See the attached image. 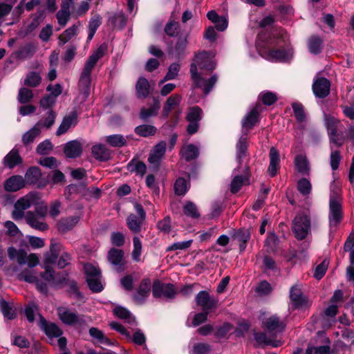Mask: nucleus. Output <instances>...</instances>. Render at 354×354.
Wrapping results in <instances>:
<instances>
[{"mask_svg": "<svg viewBox=\"0 0 354 354\" xmlns=\"http://www.w3.org/2000/svg\"><path fill=\"white\" fill-rule=\"evenodd\" d=\"M108 50L107 45L101 44L86 59L78 82V89L82 100L85 101L90 95L91 73L96 64Z\"/></svg>", "mask_w": 354, "mask_h": 354, "instance_id": "f257e3e1", "label": "nucleus"}, {"mask_svg": "<svg viewBox=\"0 0 354 354\" xmlns=\"http://www.w3.org/2000/svg\"><path fill=\"white\" fill-rule=\"evenodd\" d=\"M292 232L297 240L306 238L310 231V216L308 209L299 212L292 221Z\"/></svg>", "mask_w": 354, "mask_h": 354, "instance_id": "f03ea898", "label": "nucleus"}, {"mask_svg": "<svg viewBox=\"0 0 354 354\" xmlns=\"http://www.w3.org/2000/svg\"><path fill=\"white\" fill-rule=\"evenodd\" d=\"M190 73L192 80L194 82L195 87L203 89V93L207 95L212 91L218 80L216 74H214L208 79H205L198 73V68L196 64H192L190 66Z\"/></svg>", "mask_w": 354, "mask_h": 354, "instance_id": "7ed1b4c3", "label": "nucleus"}, {"mask_svg": "<svg viewBox=\"0 0 354 354\" xmlns=\"http://www.w3.org/2000/svg\"><path fill=\"white\" fill-rule=\"evenodd\" d=\"M339 189L336 188L333 191L330 197V225L337 226L342 220L343 212L341 201L339 197Z\"/></svg>", "mask_w": 354, "mask_h": 354, "instance_id": "20e7f679", "label": "nucleus"}, {"mask_svg": "<svg viewBox=\"0 0 354 354\" xmlns=\"http://www.w3.org/2000/svg\"><path fill=\"white\" fill-rule=\"evenodd\" d=\"M285 322L277 315H272L263 321L261 328L270 337H276L277 333H282L286 328Z\"/></svg>", "mask_w": 354, "mask_h": 354, "instance_id": "39448f33", "label": "nucleus"}, {"mask_svg": "<svg viewBox=\"0 0 354 354\" xmlns=\"http://www.w3.org/2000/svg\"><path fill=\"white\" fill-rule=\"evenodd\" d=\"M177 293L176 288L172 283H164L156 279L152 284V294L155 298L164 297L167 299H172Z\"/></svg>", "mask_w": 354, "mask_h": 354, "instance_id": "423d86ee", "label": "nucleus"}, {"mask_svg": "<svg viewBox=\"0 0 354 354\" xmlns=\"http://www.w3.org/2000/svg\"><path fill=\"white\" fill-rule=\"evenodd\" d=\"M134 207L138 215L131 214L127 218V224L131 232L137 234L141 230V226L146 218V213L140 203H136Z\"/></svg>", "mask_w": 354, "mask_h": 354, "instance_id": "0eeeda50", "label": "nucleus"}, {"mask_svg": "<svg viewBox=\"0 0 354 354\" xmlns=\"http://www.w3.org/2000/svg\"><path fill=\"white\" fill-rule=\"evenodd\" d=\"M290 299L294 309L308 308L311 303L301 290L299 285L295 284L290 288Z\"/></svg>", "mask_w": 354, "mask_h": 354, "instance_id": "6e6552de", "label": "nucleus"}, {"mask_svg": "<svg viewBox=\"0 0 354 354\" xmlns=\"http://www.w3.org/2000/svg\"><path fill=\"white\" fill-rule=\"evenodd\" d=\"M167 143L165 141H160L156 144L151 150L148 162L151 167L156 171H158L160 164L166 152Z\"/></svg>", "mask_w": 354, "mask_h": 354, "instance_id": "1a4fd4ad", "label": "nucleus"}, {"mask_svg": "<svg viewBox=\"0 0 354 354\" xmlns=\"http://www.w3.org/2000/svg\"><path fill=\"white\" fill-rule=\"evenodd\" d=\"M196 303L203 311L210 312L216 309L218 306V300L214 297L210 296L209 292L205 290L200 291L197 294Z\"/></svg>", "mask_w": 354, "mask_h": 354, "instance_id": "9d476101", "label": "nucleus"}, {"mask_svg": "<svg viewBox=\"0 0 354 354\" xmlns=\"http://www.w3.org/2000/svg\"><path fill=\"white\" fill-rule=\"evenodd\" d=\"M261 57L269 61L283 62L288 58V53L285 48H272L267 50L264 47H258Z\"/></svg>", "mask_w": 354, "mask_h": 354, "instance_id": "9b49d317", "label": "nucleus"}, {"mask_svg": "<svg viewBox=\"0 0 354 354\" xmlns=\"http://www.w3.org/2000/svg\"><path fill=\"white\" fill-rule=\"evenodd\" d=\"M41 171L38 167H30L26 172L24 180L25 184L27 185H37L38 188H44L47 184L48 181L41 180Z\"/></svg>", "mask_w": 354, "mask_h": 354, "instance_id": "f8f14e48", "label": "nucleus"}, {"mask_svg": "<svg viewBox=\"0 0 354 354\" xmlns=\"http://www.w3.org/2000/svg\"><path fill=\"white\" fill-rule=\"evenodd\" d=\"M57 315L62 323L66 325H81L84 323L82 316H79L75 313L71 312L69 309L64 307H59L57 308Z\"/></svg>", "mask_w": 354, "mask_h": 354, "instance_id": "ddd939ff", "label": "nucleus"}, {"mask_svg": "<svg viewBox=\"0 0 354 354\" xmlns=\"http://www.w3.org/2000/svg\"><path fill=\"white\" fill-rule=\"evenodd\" d=\"M151 290H152V284L150 279H142L133 295V301L138 304H142L149 297Z\"/></svg>", "mask_w": 354, "mask_h": 354, "instance_id": "4468645a", "label": "nucleus"}, {"mask_svg": "<svg viewBox=\"0 0 354 354\" xmlns=\"http://www.w3.org/2000/svg\"><path fill=\"white\" fill-rule=\"evenodd\" d=\"M330 82L326 77H318L313 84V91L318 98H325L330 93Z\"/></svg>", "mask_w": 354, "mask_h": 354, "instance_id": "2eb2a0df", "label": "nucleus"}, {"mask_svg": "<svg viewBox=\"0 0 354 354\" xmlns=\"http://www.w3.org/2000/svg\"><path fill=\"white\" fill-rule=\"evenodd\" d=\"M44 218L39 217L35 212L28 211L26 213L25 221L32 228L44 232L48 229V225L44 221Z\"/></svg>", "mask_w": 354, "mask_h": 354, "instance_id": "dca6fc26", "label": "nucleus"}, {"mask_svg": "<svg viewBox=\"0 0 354 354\" xmlns=\"http://www.w3.org/2000/svg\"><path fill=\"white\" fill-rule=\"evenodd\" d=\"M39 326L48 337H59L62 335V330L54 323H48L41 315H39Z\"/></svg>", "mask_w": 354, "mask_h": 354, "instance_id": "f3484780", "label": "nucleus"}, {"mask_svg": "<svg viewBox=\"0 0 354 354\" xmlns=\"http://www.w3.org/2000/svg\"><path fill=\"white\" fill-rule=\"evenodd\" d=\"M77 117V112L75 110L71 111L68 115H66L58 127L56 135L60 136L66 133L72 126H75L78 122Z\"/></svg>", "mask_w": 354, "mask_h": 354, "instance_id": "a211bd4d", "label": "nucleus"}, {"mask_svg": "<svg viewBox=\"0 0 354 354\" xmlns=\"http://www.w3.org/2000/svg\"><path fill=\"white\" fill-rule=\"evenodd\" d=\"M260 104H257L243 119L242 127L250 131L259 122Z\"/></svg>", "mask_w": 354, "mask_h": 354, "instance_id": "6ab92c4d", "label": "nucleus"}, {"mask_svg": "<svg viewBox=\"0 0 354 354\" xmlns=\"http://www.w3.org/2000/svg\"><path fill=\"white\" fill-rule=\"evenodd\" d=\"M92 156L100 162H106L111 158V151L104 145H95L91 148Z\"/></svg>", "mask_w": 354, "mask_h": 354, "instance_id": "aec40b11", "label": "nucleus"}, {"mask_svg": "<svg viewBox=\"0 0 354 354\" xmlns=\"http://www.w3.org/2000/svg\"><path fill=\"white\" fill-rule=\"evenodd\" d=\"M25 185L24 178L19 175L12 176L4 182V189L9 192H17L24 187Z\"/></svg>", "mask_w": 354, "mask_h": 354, "instance_id": "412c9836", "label": "nucleus"}, {"mask_svg": "<svg viewBox=\"0 0 354 354\" xmlns=\"http://www.w3.org/2000/svg\"><path fill=\"white\" fill-rule=\"evenodd\" d=\"M195 62L196 67L198 66L201 70L212 71L216 67V64L207 55L206 52L198 53L196 55Z\"/></svg>", "mask_w": 354, "mask_h": 354, "instance_id": "4be33fe9", "label": "nucleus"}, {"mask_svg": "<svg viewBox=\"0 0 354 354\" xmlns=\"http://www.w3.org/2000/svg\"><path fill=\"white\" fill-rule=\"evenodd\" d=\"M79 221L80 218L77 216L62 218L57 223V230L59 233L65 234L71 230Z\"/></svg>", "mask_w": 354, "mask_h": 354, "instance_id": "5701e85b", "label": "nucleus"}, {"mask_svg": "<svg viewBox=\"0 0 354 354\" xmlns=\"http://www.w3.org/2000/svg\"><path fill=\"white\" fill-rule=\"evenodd\" d=\"M64 153L68 158L80 157L82 153L81 143L76 140L68 142L64 147Z\"/></svg>", "mask_w": 354, "mask_h": 354, "instance_id": "b1692460", "label": "nucleus"}, {"mask_svg": "<svg viewBox=\"0 0 354 354\" xmlns=\"http://www.w3.org/2000/svg\"><path fill=\"white\" fill-rule=\"evenodd\" d=\"M254 338L259 344L270 345L274 348L279 347L282 344L281 341L277 340L263 332H256L254 330Z\"/></svg>", "mask_w": 354, "mask_h": 354, "instance_id": "393cba45", "label": "nucleus"}, {"mask_svg": "<svg viewBox=\"0 0 354 354\" xmlns=\"http://www.w3.org/2000/svg\"><path fill=\"white\" fill-rule=\"evenodd\" d=\"M270 157V165L268 169V172L269 173L271 177H274L276 176L277 171L279 169V153L278 150L272 147L270 149L269 152Z\"/></svg>", "mask_w": 354, "mask_h": 354, "instance_id": "a878e982", "label": "nucleus"}, {"mask_svg": "<svg viewBox=\"0 0 354 354\" xmlns=\"http://www.w3.org/2000/svg\"><path fill=\"white\" fill-rule=\"evenodd\" d=\"M248 138L247 137V133H245V136L240 137L236 145V158L239 164H241L243 158L248 156Z\"/></svg>", "mask_w": 354, "mask_h": 354, "instance_id": "bb28decb", "label": "nucleus"}, {"mask_svg": "<svg viewBox=\"0 0 354 354\" xmlns=\"http://www.w3.org/2000/svg\"><path fill=\"white\" fill-rule=\"evenodd\" d=\"M107 259L111 264L114 266H119V268H118V270L119 272L124 270V268H121V266L124 264L123 250L116 248L110 249L108 252Z\"/></svg>", "mask_w": 354, "mask_h": 354, "instance_id": "cd10ccee", "label": "nucleus"}, {"mask_svg": "<svg viewBox=\"0 0 354 354\" xmlns=\"http://www.w3.org/2000/svg\"><path fill=\"white\" fill-rule=\"evenodd\" d=\"M3 165L9 169H13L22 163L23 160L17 149H12L3 158Z\"/></svg>", "mask_w": 354, "mask_h": 354, "instance_id": "c85d7f7f", "label": "nucleus"}, {"mask_svg": "<svg viewBox=\"0 0 354 354\" xmlns=\"http://www.w3.org/2000/svg\"><path fill=\"white\" fill-rule=\"evenodd\" d=\"M250 174H247L243 175H236L231 181L230 183V192L232 194L238 193L243 185H250Z\"/></svg>", "mask_w": 354, "mask_h": 354, "instance_id": "c756f323", "label": "nucleus"}, {"mask_svg": "<svg viewBox=\"0 0 354 354\" xmlns=\"http://www.w3.org/2000/svg\"><path fill=\"white\" fill-rule=\"evenodd\" d=\"M39 199V194L36 192H31L26 195L25 196L20 198L19 200L17 201L15 205H17L18 208H20L21 209L25 211L26 209H28L32 205H33V204H35V200Z\"/></svg>", "mask_w": 354, "mask_h": 354, "instance_id": "7c9ffc66", "label": "nucleus"}, {"mask_svg": "<svg viewBox=\"0 0 354 354\" xmlns=\"http://www.w3.org/2000/svg\"><path fill=\"white\" fill-rule=\"evenodd\" d=\"M150 85L149 81L143 77H140L136 85V94L138 99H145L150 93Z\"/></svg>", "mask_w": 354, "mask_h": 354, "instance_id": "2f4dec72", "label": "nucleus"}, {"mask_svg": "<svg viewBox=\"0 0 354 354\" xmlns=\"http://www.w3.org/2000/svg\"><path fill=\"white\" fill-rule=\"evenodd\" d=\"M36 51V47L33 44H28L21 46L18 50L12 53V57L18 59H26L32 57Z\"/></svg>", "mask_w": 354, "mask_h": 354, "instance_id": "473e14b6", "label": "nucleus"}, {"mask_svg": "<svg viewBox=\"0 0 354 354\" xmlns=\"http://www.w3.org/2000/svg\"><path fill=\"white\" fill-rule=\"evenodd\" d=\"M233 238L239 243L241 252L245 250L247 243L250 239V232L248 229L241 228L235 231Z\"/></svg>", "mask_w": 354, "mask_h": 354, "instance_id": "72a5a7b5", "label": "nucleus"}, {"mask_svg": "<svg viewBox=\"0 0 354 354\" xmlns=\"http://www.w3.org/2000/svg\"><path fill=\"white\" fill-rule=\"evenodd\" d=\"M127 170L131 173L143 176L147 172L145 163L136 158H133L127 165Z\"/></svg>", "mask_w": 354, "mask_h": 354, "instance_id": "f704fd0d", "label": "nucleus"}, {"mask_svg": "<svg viewBox=\"0 0 354 354\" xmlns=\"http://www.w3.org/2000/svg\"><path fill=\"white\" fill-rule=\"evenodd\" d=\"M295 166L297 171L302 175H309L310 167L306 156L299 154L295 158Z\"/></svg>", "mask_w": 354, "mask_h": 354, "instance_id": "c9c22d12", "label": "nucleus"}, {"mask_svg": "<svg viewBox=\"0 0 354 354\" xmlns=\"http://www.w3.org/2000/svg\"><path fill=\"white\" fill-rule=\"evenodd\" d=\"M78 26L76 24L66 29L61 35L58 37V44L59 46H63L69 41L73 37L77 35Z\"/></svg>", "mask_w": 354, "mask_h": 354, "instance_id": "e433bc0d", "label": "nucleus"}, {"mask_svg": "<svg viewBox=\"0 0 354 354\" xmlns=\"http://www.w3.org/2000/svg\"><path fill=\"white\" fill-rule=\"evenodd\" d=\"M160 108V101L153 98V104L149 109L142 108L140 112L139 117L143 120H147L149 118L156 116L158 114V111Z\"/></svg>", "mask_w": 354, "mask_h": 354, "instance_id": "4c0bfd02", "label": "nucleus"}, {"mask_svg": "<svg viewBox=\"0 0 354 354\" xmlns=\"http://www.w3.org/2000/svg\"><path fill=\"white\" fill-rule=\"evenodd\" d=\"M127 17L122 12L115 13L108 19V25H111L114 28L122 29L127 24Z\"/></svg>", "mask_w": 354, "mask_h": 354, "instance_id": "58836bf2", "label": "nucleus"}, {"mask_svg": "<svg viewBox=\"0 0 354 354\" xmlns=\"http://www.w3.org/2000/svg\"><path fill=\"white\" fill-rule=\"evenodd\" d=\"M180 100L181 97L178 94H174L169 96L164 105L162 115L165 118H167L171 110L174 109V107L180 103Z\"/></svg>", "mask_w": 354, "mask_h": 354, "instance_id": "ea45409f", "label": "nucleus"}, {"mask_svg": "<svg viewBox=\"0 0 354 354\" xmlns=\"http://www.w3.org/2000/svg\"><path fill=\"white\" fill-rule=\"evenodd\" d=\"M308 47L312 54H319L322 50L323 40L317 35H313L308 39Z\"/></svg>", "mask_w": 354, "mask_h": 354, "instance_id": "a19ab883", "label": "nucleus"}, {"mask_svg": "<svg viewBox=\"0 0 354 354\" xmlns=\"http://www.w3.org/2000/svg\"><path fill=\"white\" fill-rule=\"evenodd\" d=\"M188 44V34L181 33L177 39L175 44V53L180 57L184 55L185 49Z\"/></svg>", "mask_w": 354, "mask_h": 354, "instance_id": "79ce46f5", "label": "nucleus"}, {"mask_svg": "<svg viewBox=\"0 0 354 354\" xmlns=\"http://www.w3.org/2000/svg\"><path fill=\"white\" fill-rule=\"evenodd\" d=\"M89 335L91 337L96 339L97 342L107 346L113 345L112 341L109 339L104 333L99 330L97 328L91 327L88 330Z\"/></svg>", "mask_w": 354, "mask_h": 354, "instance_id": "37998d69", "label": "nucleus"}, {"mask_svg": "<svg viewBox=\"0 0 354 354\" xmlns=\"http://www.w3.org/2000/svg\"><path fill=\"white\" fill-rule=\"evenodd\" d=\"M41 122H37L30 130L23 135L22 142L24 145L33 142L34 140L41 132Z\"/></svg>", "mask_w": 354, "mask_h": 354, "instance_id": "c03bdc74", "label": "nucleus"}, {"mask_svg": "<svg viewBox=\"0 0 354 354\" xmlns=\"http://www.w3.org/2000/svg\"><path fill=\"white\" fill-rule=\"evenodd\" d=\"M341 124L339 119L331 116L326 115L325 117V126L327 129L328 135L335 136L336 132H338V127Z\"/></svg>", "mask_w": 354, "mask_h": 354, "instance_id": "a18cd8bd", "label": "nucleus"}, {"mask_svg": "<svg viewBox=\"0 0 354 354\" xmlns=\"http://www.w3.org/2000/svg\"><path fill=\"white\" fill-rule=\"evenodd\" d=\"M164 32L171 37H178L180 32V26L178 22L174 20L169 21L165 26Z\"/></svg>", "mask_w": 354, "mask_h": 354, "instance_id": "49530a36", "label": "nucleus"}, {"mask_svg": "<svg viewBox=\"0 0 354 354\" xmlns=\"http://www.w3.org/2000/svg\"><path fill=\"white\" fill-rule=\"evenodd\" d=\"M102 24V17L99 15H96L93 16L89 21L88 23V41L92 40L94 35L96 32V30Z\"/></svg>", "mask_w": 354, "mask_h": 354, "instance_id": "de8ad7c7", "label": "nucleus"}, {"mask_svg": "<svg viewBox=\"0 0 354 354\" xmlns=\"http://www.w3.org/2000/svg\"><path fill=\"white\" fill-rule=\"evenodd\" d=\"M41 75L35 71H31L26 75L24 84L26 86L35 88L41 84Z\"/></svg>", "mask_w": 354, "mask_h": 354, "instance_id": "09e8293b", "label": "nucleus"}, {"mask_svg": "<svg viewBox=\"0 0 354 354\" xmlns=\"http://www.w3.org/2000/svg\"><path fill=\"white\" fill-rule=\"evenodd\" d=\"M107 144L113 147H122L127 144L125 138L120 134H113L108 136L105 139Z\"/></svg>", "mask_w": 354, "mask_h": 354, "instance_id": "8fccbe9b", "label": "nucleus"}, {"mask_svg": "<svg viewBox=\"0 0 354 354\" xmlns=\"http://www.w3.org/2000/svg\"><path fill=\"white\" fill-rule=\"evenodd\" d=\"M135 133L142 137H149L154 136L157 131L154 126L150 124H142L136 127L134 129Z\"/></svg>", "mask_w": 354, "mask_h": 354, "instance_id": "3c124183", "label": "nucleus"}, {"mask_svg": "<svg viewBox=\"0 0 354 354\" xmlns=\"http://www.w3.org/2000/svg\"><path fill=\"white\" fill-rule=\"evenodd\" d=\"M185 215L194 219H197L201 216V214L196 205L192 201H187L183 208Z\"/></svg>", "mask_w": 354, "mask_h": 354, "instance_id": "603ef678", "label": "nucleus"}, {"mask_svg": "<svg viewBox=\"0 0 354 354\" xmlns=\"http://www.w3.org/2000/svg\"><path fill=\"white\" fill-rule=\"evenodd\" d=\"M181 153L185 160L189 162L198 157V149L194 145L190 144L181 151Z\"/></svg>", "mask_w": 354, "mask_h": 354, "instance_id": "864d4df0", "label": "nucleus"}, {"mask_svg": "<svg viewBox=\"0 0 354 354\" xmlns=\"http://www.w3.org/2000/svg\"><path fill=\"white\" fill-rule=\"evenodd\" d=\"M174 189L176 195L184 196L188 190L187 180L183 177L178 178L175 181Z\"/></svg>", "mask_w": 354, "mask_h": 354, "instance_id": "5fc2aeb1", "label": "nucleus"}, {"mask_svg": "<svg viewBox=\"0 0 354 354\" xmlns=\"http://www.w3.org/2000/svg\"><path fill=\"white\" fill-rule=\"evenodd\" d=\"M45 18V11L44 10H37L35 14L32 15V21L28 26V30L32 31L37 28L41 22Z\"/></svg>", "mask_w": 354, "mask_h": 354, "instance_id": "6e6d98bb", "label": "nucleus"}, {"mask_svg": "<svg viewBox=\"0 0 354 354\" xmlns=\"http://www.w3.org/2000/svg\"><path fill=\"white\" fill-rule=\"evenodd\" d=\"M33 96L34 95L32 90L22 87L19 91L17 99L20 104H24L30 102Z\"/></svg>", "mask_w": 354, "mask_h": 354, "instance_id": "4d7b16f0", "label": "nucleus"}, {"mask_svg": "<svg viewBox=\"0 0 354 354\" xmlns=\"http://www.w3.org/2000/svg\"><path fill=\"white\" fill-rule=\"evenodd\" d=\"M292 108L297 122H304L306 120V113L303 104L300 102H293L292 103Z\"/></svg>", "mask_w": 354, "mask_h": 354, "instance_id": "13d9d810", "label": "nucleus"}, {"mask_svg": "<svg viewBox=\"0 0 354 354\" xmlns=\"http://www.w3.org/2000/svg\"><path fill=\"white\" fill-rule=\"evenodd\" d=\"M0 308L3 316L8 319H13L16 317L15 310L12 309L8 302L3 299L0 300Z\"/></svg>", "mask_w": 354, "mask_h": 354, "instance_id": "bf43d9fd", "label": "nucleus"}, {"mask_svg": "<svg viewBox=\"0 0 354 354\" xmlns=\"http://www.w3.org/2000/svg\"><path fill=\"white\" fill-rule=\"evenodd\" d=\"M297 188L303 196H307L310 193L312 186L310 182L307 178H302L298 180Z\"/></svg>", "mask_w": 354, "mask_h": 354, "instance_id": "052dcab7", "label": "nucleus"}, {"mask_svg": "<svg viewBox=\"0 0 354 354\" xmlns=\"http://www.w3.org/2000/svg\"><path fill=\"white\" fill-rule=\"evenodd\" d=\"M114 315L121 319H124L129 323L131 322V320L134 322V319L132 318L130 312L125 308L122 306H116L113 309Z\"/></svg>", "mask_w": 354, "mask_h": 354, "instance_id": "680f3d73", "label": "nucleus"}, {"mask_svg": "<svg viewBox=\"0 0 354 354\" xmlns=\"http://www.w3.org/2000/svg\"><path fill=\"white\" fill-rule=\"evenodd\" d=\"M250 326L251 324L248 320L244 319L239 322L238 326L234 330V334L236 337H243L245 335V333L249 331Z\"/></svg>", "mask_w": 354, "mask_h": 354, "instance_id": "e2e57ef3", "label": "nucleus"}, {"mask_svg": "<svg viewBox=\"0 0 354 354\" xmlns=\"http://www.w3.org/2000/svg\"><path fill=\"white\" fill-rule=\"evenodd\" d=\"M101 277L86 278V282L90 290L93 292H100L103 290V286L100 281Z\"/></svg>", "mask_w": 354, "mask_h": 354, "instance_id": "0e129e2a", "label": "nucleus"}, {"mask_svg": "<svg viewBox=\"0 0 354 354\" xmlns=\"http://www.w3.org/2000/svg\"><path fill=\"white\" fill-rule=\"evenodd\" d=\"M202 113L203 111L199 106H193L189 109L186 118L189 122H198L202 118Z\"/></svg>", "mask_w": 354, "mask_h": 354, "instance_id": "69168bd1", "label": "nucleus"}, {"mask_svg": "<svg viewBox=\"0 0 354 354\" xmlns=\"http://www.w3.org/2000/svg\"><path fill=\"white\" fill-rule=\"evenodd\" d=\"M179 71H180V65L178 64H177V63L171 64L168 68V71H167L166 75L165 76L163 80H162L160 81V84H162L166 81L175 79L177 77Z\"/></svg>", "mask_w": 354, "mask_h": 354, "instance_id": "338daca9", "label": "nucleus"}, {"mask_svg": "<svg viewBox=\"0 0 354 354\" xmlns=\"http://www.w3.org/2000/svg\"><path fill=\"white\" fill-rule=\"evenodd\" d=\"M260 98L263 104L266 106H271L274 104L278 100L277 95L271 91L261 93Z\"/></svg>", "mask_w": 354, "mask_h": 354, "instance_id": "774afa93", "label": "nucleus"}]
</instances>
